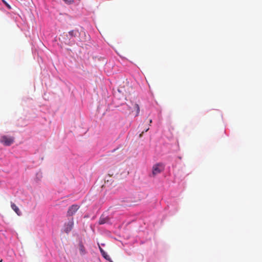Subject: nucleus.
Returning a JSON list of instances; mask_svg holds the SVG:
<instances>
[{"label": "nucleus", "mask_w": 262, "mask_h": 262, "mask_svg": "<svg viewBox=\"0 0 262 262\" xmlns=\"http://www.w3.org/2000/svg\"><path fill=\"white\" fill-rule=\"evenodd\" d=\"M84 34L83 31H79L77 29L69 31L67 35V37L72 41H82V36Z\"/></svg>", "instance_id": "f257e3e1"}, {"label": "nucleus", "mask_w": 262, "mask_h": 262, "mask_svg": "<svg viewBox=\"0 0 262 262\" xmlns=\"http://www.w3.org/2000/svg\"><path fill=\"white\" fill-rule=\"evenodd\" d=\"M14 141V139L12 137H8L7 136H3L1 137L0 139V142L3 145L5 146H10L12 143H13Z\"/></svg>", "instance_id": "f03ea898"}, {"label": "nucleus", "mask_w": 262, "mask_h": 262, "mask_svg": "<svg viewBox=\"0 0 262 262\" xmlns=\"http://www.w3.org/2000/svg\"><path fill=\"white\" fill-rule=\"evenodd\" d=\"M164 169V166L161 163H158L154 165L152 167V174L156 176L161 172Z\"/></svg>", "instance_id": "7ed1b4c3"}, {"label": "nucleus", "mask_w": 262, "mask_h": 262, "mask_svg": "<svg viewBox=\"0 0 262 262\" xmlns=\"http://www.w3.org/2000/svg\"><path fill=\"white\" fill-rule=\"evenodd\" d=\"M74 226L73 219H71L68 222L64 225L63 230L64 232L68 233L73 229Z\"/></svg>", "instance_id": "20e7f679"}, {"label": "nucleus", "mask_w": 262, "mask_h": 262, "mask_svg": "<svg viewBox=\"0 0 262 262\" xmlns=\"http://www.w3.org/2000/svg\"><path fill=\"white\" fill-rule=\"evenodd\" d=\"M79 209V206L77 205H72L68 209L67 212V215L71 216L73 215L75 212Z\"/></svg>", "instance_id": "39448f33"}, {"label": "nucleus", "mask_w": 262, "mask_h": 262, "mask_svg": "<svg viewBox=\"0 0 262 262\" xmlns=\"http://www.w3.org/2000/svg\"><path fill=\"white\" fill-rule=\"evenodd\" d=\"M11 207L18 216H20L21 215V212L19 209L14 203L11 202Z\"/></svg>", "instance_id": "423d86ee"}, {"label": "nucleus", "mask_w": 262, "mask_h": 262, "mask_svg": "<svg viewBox=\"0 0 262 262\" xmlns=\"http://www.w3.org/2000/svg\"><path fill=\"white\" fill-rule=\"evenodd\" d=\"M109 220L110 219L108 217L105 216L104 215H102L99 219V224L100 225L105 224L108 222Z\"/></svg>", "instance_id": "0eeeda50"}, {"label": "nucleus", "mask_w": 262, "mask_h": 262, "mask_svg": "<svg viewBox=\"0 0 262 262\" xmlns=\"http://www.w3.org/2000/svg\"><path fill=\"white\" fill-rule=\"evenodd\" d=\"M135 108L136 110V116H138L140 112V107L138 104H135Z\"/></svg>", "instance_id": "6e6552de"}, {"label": "nucleus", "mask_w": 262, "mask_h": 262, "mask_svg": "<svg viewBox=\"0 0 262 262\" xmlns=\"http://www.w3.org/2000/svg\"><path fill=\"white\" fill-rule=\"evenodd\" d=\"M80 250L81 253L82 254H85V249H84L83 246H82V245L80 246Z\"/></svg>", "instance_id": "1a4fd4ad"}, {"label": "nucleus", "mask_w": 262, "mask_h": 262, "mask_svg": "<svg viewBox=\"0 0 262 262\" xmlns=\"http://www.w3.org/2000/svg\"><path fill=\"white\" fill-rule=\"evenodd\" d=\"M3 3L6 5L7 8L9 10L11 9V7L9 5L5 0H2Z\"/></svg>", "instance_id": "9d476101"}, {"label": "nucleus", "mask_w": 262, "mask_h": 262, "mask_svg": "<svg viewBox=\"0 0 262 262\" xmlns=\"http://www.w3.org/2000/svg\"><path fill=\"white\" fill-rule=\"evenodd\" d=\"M104 258L110 262H113L108 255H107V256L104 257Z\"/></svg>", "instance_id": "9b49d317"}, {"label": "nucleus", "mask_w": 262, "mask_h": 262, "mask_svg": "<svg viewBox=\"0 0 262 262\" xmlns=\"http://www.w3.org/2000/svg\"><path fill=\"white\" fill-rule=\"evenodd\" d=\"M63 1H64L66 3L69 4L73 3L74 2V0H63Z\"/></svg>", "instance_id": "f8f14e48"}, {"label": "nucleus", "mask_w": 262, "mask_h": 262, "mask_svg": "<svg viewBox=\"0 0 262 262\" xmlns=\"http://www.w3.org/2000/svg\"><path fill=\"white\" fill-rule=\"evenodd\" d=\"M99 250H100V251L101 254L103 253H104V251L103 250V249L99 245Z\"/></svg>", "instance_id": "ddd939ff"}, {"label": "nucleus", "mask_w": 262, "mask_h": 262, "mask_svg": "<svg viewBox=\"0 0 262 262\" xmlns=\"http://www.w3.org/2000/svg\"><path fill=\"white\" fill-rule=\"evenodd\" d=\"M148 129H149V128H147V129H146L145 130V132H147L148 130ZM144 133V131H143V132H142V133H141V134L140 135V136H140V137H142V134H143Z\"/></svg>", "instance_id": "4468645a"}, {"label": "nucleus", "mask_w": 262, "mask_h": 262, "mask_svg": "<svg viewBox=\"0 0 262 262\" xmlns=\"http://www.w3.org/2000/svg\"><path fill=\"white\" fill-rule=\"evenodd\" d=\"M107 255H108V254H107L105 251H104V253H103L102 254V256H103L104 258V257H105L107 256Z\"/></svg>", "instance_id": "2eb2a0df"}, {"label": "nucleus", "mask_w": 262, "mask_h": 262, "mask_svg": "<svg viewBox=\"0 0 262 262\" xmlns=\"http://www.w3.org/2000/svg\"><path fill=\"white\" fill-rule=\"evenodd\" d=\"M117 54H118L119 56H122V55H121V54H120V53H119V52H117Z\"/></svg>", "instance_id": "dca6fc26"}, {"label": "nucleus", "mask_w": 262, "mask_h": 262, "mask_svg": "<svg viewBox=\"0 0 262 262\" xmlns=\"http://www.w3.org/2000/svg\"><path fill=\"white\" fill-rule=\"evenodd\" d=\"M151 122H152V120H151V119H150V120H149V123L150 124V123H151Z\"/></svg>", "instance_id": "f3484780"}, {"label": "nucleus", "mask_w": 262, "mask_h": 262, "mask_svg": "<svg viewBox=\"0 0 262 262\" xmlns=\"http://www.w3.org/2000/svg\"><path fill=\"white\" fill-rule=\"evenodd\" d=\"M0 262H3V259H1L0 260Z\"/></svg>", "instance_id": "a211bd4d"}]
</instances>
